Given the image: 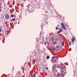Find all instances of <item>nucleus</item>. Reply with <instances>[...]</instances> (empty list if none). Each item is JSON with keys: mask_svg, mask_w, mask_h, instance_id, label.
<instances>
[{"mask_svg": "<svg viewBox=\"0 0 77 77\" xmlns=\"http://www.w3.org/2000/svg\"><path fill=\"white\" fill-rule=\"evenodd\" d=\"M68 41H69V40H68Z\"/></svg>", "mask_w": 77, "mask_h": 77, "instance_id": "obj_31", "label": "nucleus"}, {"mask_svg": "<svg viewBox=\"0 0 77 77\" xmlns=\"http://www.w3.org/2000/svg\"><path fill=\"white\" fill-rule=\"evenodd\" d=\"M53 60H54L53 58H52L51 61V62L52 63H53V62H54L53 61Z\"/></svg>", "mask_w": 77, "mask_h": 77, "instance_id": "obj_12", "label": "nucleus"}, {"mask_svg": "<svg viewBox=\"0 0 77 77\" xmlns=\"http://www.w3.org/2000/svg\"><path fill=\"white\" fill-rule=\"evenodd\" d=\"M13 70H14V68H13Z\"/></svg>", "mask_w": 77, "mask_h": 77, "instance_id": "obj_29", "label": "nucleus"}, {"mask_svg": "<svg viewBox=\"0 0 77 77\" xmlns=\"http://www.w3.org/2000/svg\"><path fill=\"white\" fill-rule=\"evenodd\" d=\"M45 69H48V68H47V67H46Z\"/></svg>", "mask_w": 77, "mask_h": 77, "instance_id": "obj_21", "label": "nucleus"}, {"mask_svg": "<svg viewBox=\"0 0 77 77\" xmlns=\"http://www.w3.org/2000/svg\"><path fill=\"white\" fill-rule=\"evenodd\" d=\"M33 77H35V74H33Z\"/></svg>", "mask_w": 77, "mask_h": 77, "instance_id": "obj_20", "label": "nucleus"}, {"mask_svg": "<svg viewBox=\"0 0 77 77\" xmlns=\"http://www.w3.org/2000/svg\"><path fill=\"white\" fill-rule=\"evenodd\" d=\"M61 68L62 69L63 71H64L66 69V68H65V66H64V67H63V66H61Z\"/></svg>", "mask_w": 77, "mask_h": 77, "instance_id": "obj_2", "label": "nucleus"}, {"mask_svg": "<svg viewBox=\"0 0 77 77\" xmlns=\"http://www.w3.org/2000/svg\"><path fill=\"white\" fill-rule=\"evenodd\" d=\"M61 26H62V28H63V29L65 30H67V29H66V28L65 26V25L63 23H61Z\"/></svg>", "mask_w": 77, "mask_h": 77, "instance_id": "obj_1", "label": "nucleus"}, {"mask_svg": "<svg viewBox=\"0 0 77 77\" xmlns=\"http://www.w3.org/2000/svg\"><path fill=\"white\" fill-rule=\"evenodd\" d=\"M5 18L7 19V20H8V19L9 18V16L8 14L6 15L5 16Z\"/></svg>", "mask_w": 77, "mask_h": 77, "instance_id": "obj_3", "label": "nucleus"}, {"mask_svg": "<svg viewBox=\"0 0 77 77\" xmlns=\"http://www.w3.org/2000/svg\"><path fill=\"white\" fill-rule=\"evenodd\" d=\"M45 44H46V41H45Z\"/></svg>", "mask_w": 77, "mask_h": 77, "instance_id": "obj_26", "label": "nucleus"}, {"mask_svg": "<svg viewBox=\"0 0 77 77\" xmlns=\"http://www.w3.org/2000/svg\"><path fill=\"white\" fill-rule=\"evenodd\" d=\"M56 59H58V57H56Z\"/></svg>", "mask_w": 77, "mask_h": 77, "instance_id": "obj_25", "label": "nucleus"}, {"mask_svg": "<svg viewBox=\"0 0 77 77\" xmlns=\"http://www.w3.org/2000/svg\"><path fill=\"white\" fill-rule=\"evenodd\" d=\"M18 73H19V72H17V75H18Z\"/></svg>", "mask_w": 77, "mask_h": 77, "instance_id": "obj_22", "label": "nucleus"}, {"mask_svg": "<svg viewBox=\"0 0 77 77\" xmlns=\"http://www.w3.org/2000/svg\"><path fill=\"white\" fill-rule=\"evenodd\" d=\"M56 30H58V29H59V28H58L56 27Z\"/></svg>", "mask_w": 77, "mask_h": 77, "instance_id": "obj_18", "label": "nucleus"}, {"mask_svg": "<svg viewBox=\"0 0 77 77\" xmlns=\"http://www.w3.org/2000/svg\"><path fill=\"white\" fill-rule=\"evenodd\" d=\"M61 75L62 76H64L65 75V72L63 71H62L61 72Z\"/></svg>", "mask_w": 77, "mask_h": 77, "instance_id": "obj_6", "label": "nucleus"}, {"mask_svg": "<svg viewBox=\"0 0 77 77\" xmlns=\"http://www.w3.org/2000/svg\"><path fill=\"white\" fill-rule=\"evenodd\" d=\"M55 51H57V50H56H56H55Z\"/></svg>", "mask_w": 77, "mask_h": 77, "instance_id": "obj_24", "label": "nucleus"}, {"mask_svg": "<svg viewBox=\"0 0 77 77\" xmlns=\"http://www.w3.org/2000/svg\"><path fill=\"white\" fill-rule=\"evenodd\" d=\"M71 44V42H69V45Z\"/></svg>", "mask_w": 77, "mask_h": 77, "instance_id": "obj_23", "label": "nucleus"}, {"mask_svg": "<svg viewBox=\"0 0 77 77\" xmlns=\"http://www.w3.org/2000/svg\"><path fill=\"white\" fill-rule=\"evenodd\" d=\"M56 47H57V48H59V46L57 45L56 46Z\"/></svg>", "mask_w": 77, "mask_h": 77, "instance_id": "obj_19", "label": "nucleus"}, {"mask_svg": "<svg viewBox=\"0 0 77 77\" xmlns=\"http://www.w3.org/2000/svg\"><path fill=\"white\" fill-rule=\"evenodd\" d=\"M58 38H56L55 39V41H57Z\"/></svg>", "mask_w": 77, "mask_h": 77, "instance_id": "obj_16", "label": "nucleus"}, {"mask_svg": "<svg viewBox=\"0 0 77 77\" xmlns=\"http://www.w3.org/2000/svg\"><path fill=\"white\" fill-rule=\"evenodd\" d=\"M11 17H14V15L12 14L11 15Z\"/></svg>", "mask_w": 77, "mask_h": 77, "instance_id": "obj_17", "label": "nucleus"}, {"mask_svg": "<svg viewBox=\"0 0 77 77\" xmlns=\"http://www.w3.org/2000/svg\"><path fill=\"white\" fill-rule=\"evenodd\" d=\"M50 48L51 49V50H56V49H54L52 46L50 47Z\"/></svg>", "mask_w": 77, "mask_h": 77, "instance_id": "obj_7", "label": "nucleus"}, {"mask_svg": "<svg viewBox=\"0 0 77 77\" xmlns=\"http://www.w3.org/2000/svg\"><path fill=\"white\" fill-rule=\"evenodd\" d=\"M5 9V8H4V9Z\"/></svg>", "mask_w": 77, "mask_h": 77, "instance_id": "obj_30", "label": "nucleus"}, {"mask_svg": "<svg viewBox=\"0 0 77 77\" xmlns=\"http://www.w3.org/2000/svg\"><path fill=\"white\" fill-rule=\"evenodd\" d=\"M50 58V56H47V59H48Z\"/></svg>", "mask_w": 77, "mask_h": 77, "instance_id": "obj_10", "label": "nucleus"}, {"mask_svg": "<svg viewBox=\"0 0 77 77\" xmlns=\"http://www.w3.org/2000/svg\"><path fill=\"white\" fill-rule=\"evenodd\" d=\"M56 64H54L52 67V70L53 71H54V69H55V68H56Z\"/></svg>", "mask_w": 77, "mask_h": 77, "instance_id": "obj_4", "label": "nucleus"}, {"mask_svg": "<svg viewBox=\"0 0 77 77\" xmlns=\"http://www.w3.org/2000/svg\"><path fill=\"white\" fill-rule=\"evenodd\" d=\"M62 45L63 46V45H64V42H62Z\"/></svg>", "mask_w": 77, "mask_h": 77, "instance_id": "obj_13", "label": "nucleus"}, {"mask_svg": "<svg viewBox=\"0 0 77 77\" xmlns=\"http://www.w3.org/2000/svg\"><path fill=\"white\" fill-rule=\"evenodd\" d=\"M59 30L61 32H62V28H59Z\"/></svg>", "mask_w": 77, "mask_h": 77, "instance_id": "obj_11", "label": "nucleus"}, {"mask_svg": "<svg viewBox=\"0 0 77 77\" xmlns=\"http://www.w3.org/2000/svg\"><path fill=\"white\" fill-rule=\"evenodd\" d=\"M62 32L61 31H60L59 30V31H58L57 32V33H60V32Z\"/></svg>", "mask_w": 77, "mask_h": 77, "instance_id": "obj_14", "label": "nucleus"}, {"mask_svg": "<svg viewBox=\"0 0 77 77\" xmlns=\"http://www.w3.org/2000/svg\"><path fill=\"white\" fill-rule=\"evenodd\" d=\"M60 65L58 64L57 66V68H60Z\"/></svg>", "mask_w": 77, "mask_h": 77, "instance_id": "obj_9", "label": "nucleus"}, {"mask_svg": "<svg viewBox=\"0 0 77 77\" xmlns=\"http://www.w3.org/2000/svg\"><path fill=\"white\" fill-rule=\"evenodd\" d=\"M55 58H56V57H55Z\"/></svg>", "mask_w": 77, "mask_h": 77, "instance_id": "obj_28", "label": "nucleus"}, {"mask_svg": "<svg viewBox=\"0 0 77 77\" xmlns=\"http://www.w3.org/2000/svg\"><path fill=\"white\" fill-rule=\"evenodd\" d=\"M75 40V37H73L72 38V42H74V41Z\"/></svg>", "mask_w": 77, "mask_h": 77, "instance_id": "obj_5", "label": "nucleus"}, {"mask_svg": "<svg viewBox=\"0 0 77 77\" xmlns=\"http://www.w3.org/2000/svg\"><path fill=\"white\" fill-rule=\"evenodd\" d=\"M51 39L53 41H54V38L53 37H51Z\"/></svg>", "mask_w": 77, "mask_h": 77, "instance_id": "obj_8", "label": "nucleus"}, {"mask_svg": "<svg viewBox=\"0 0 77 77\" xmlns=\"http://www.w3.org/2000/svg\"><path fill=\"white\" fill-rule=\"evenodd\" d=\"M46 39H47V38H46Z\"/></svg>", "mask_w": 77, "mask_h": 77, "instance_id": "obj_27", "label": "nucleus"}, {"mask_svg": "<svg viewBox=\"0 0 77 77\" xmlns=\"http://www.w3.org/2000/svg\"><path fill=\"white\" fill-rule=\"evenodd\" d=\"M57 75V76H59V75H60V73L59 72L58 73Z\"/></svg>", "mask_w": 77, "mask_h": 77, "instance_id": "obj_15", "label": "nucleus"}]
</instances>
